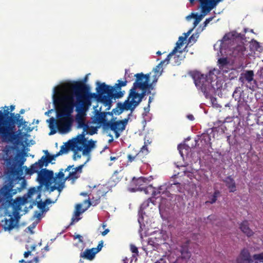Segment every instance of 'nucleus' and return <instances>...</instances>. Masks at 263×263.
Listing matches in <instances>:
<instances>
[{
  "instance_id": "nucleus-1",
  "label": "nucleus",
  "mask_w": 263,
  "mask_h": 263,
  "mask_svg": "<svg viewBox=\"0 0 263 263\" xmlns=\"http://www.w3.org/2000/svg\"><path fill=\"white\" fill-rule=\"evenodd\" d=\"M97 94L90 93L82 86H76L71 88L66 85L57 86L53 89L52 98L57 110V120L53 117L47 120L52 135L58 131L65 134L71 130L73 118L72 114L74 107L77 106L78 112L76 121L80 128L85 127V112L91 105L93 100L102 103L109 109L114 89L104 83L97 82Z\"/></svg>"
},
{
  "instance_id": "nucleus-2",
  "label": "nucleus",
  "mask_w": 263,
  "mask_h": 263,
  "mask_svg": "<svg viewBox=\"0 0 263 263\" xmlns=\"http://www.w3.org/2000/svg\"><path fill=\"white\" fill-rule=\"evenodd\" d=\"M54 159V157L52 156H43L36 162L32 164L30 168L26 166H12L10 167L9 173V176L12 178H18L23 174L24 170L26 174L32 175L35 173H37V181L40 183L38 189L43 187H45L47 190H49V186H51V181L53 179V172L43 167H46L48 164Z\"/></svg>"
},
{
  "instance_id": "nucleus-3",
  "label": "nucleus",
  "mask_w": 263,
  "mask_h": 263,
  "mask_svg": "<svg viewBox=\"0 0 263 263\" xmlns=\"http://www.w3.org/2000/svg\"><path fill=\"white\" fill-rule=\"evenodd\" d=\"M16 123L18 127L22 126L27 132L32 130L27 126L28 122L24 120L20 114L15 115L11 114L10 117L0 118V135L7 136L11 134L15 129Z\"/></svg>"
},
{
  "instance_id": "nucleus-4",
  "label": "nucleus",
  "mask_w": 263,
  "mask_h": 263,
  "mask_svg": "<svg viewBox=\"0 0 263 263\" xmlns=\"http://www.w3.org/2000/svg\"><path fill=\"white\" fill-rule=\"evenodd\" d=\"M34 195H36L37 198L35 201L37 203V207L41 210V211L45 212V207L47 204H49L52 201L49 199L46 200L45 202H42L37 200L40 198V194L38 193L37 190L35 188L30 189L27 194L26 195L24 196L23 197L17 198L13 202V205L15 209V211L17 212L22 210V206L25 205L28 202L33 201L34 202L33 197ZM53 203L54 201H52Z\"/></svg>"
},
{
  "instance_id": "nucleus-5",
  "label": "nucleus",
  "mask_w": 263,
  "mask_h": 263,
  "mask_svg": "<svg viewBox=\"0 0 263 263\" xmlns=\"http://www.w3.org/2000/svg\"><path fill=\"white\" fill-rule=\"evenodd\" d=\"M96 142L87 140L84 137V134L79 135L77 137L68 141L70 147L73 152L82 151L84 155L88 154L95 147Z\"/></svg>"
},
{
  "instance_id": "nucleus-6",
  "label": "nucleus",
  "mask_w": 263,
  "mask_h": 263,
  "mask_svg": "<svg viewBox=\"0 0 263 263\" xmlns=\"http://www.w3.org/2000/svg\"><path fill=\"white\" fill-rule=\"evenodd\" d=\"M145 95L144 92L138 93L137 89L132 87L129 91L127 99L121 105L122 107L114 109L112 112L115 114L120 115L123 110L133 111L141 102Z\"/></svg>"
},
{
  "instance_id": "nucleus-7",
  "label": "nucleus",
  "mask_w": 263,
  "mask_h": 263,
  "mask_svg": "<svg viewBox=\"0 0 263 263\" xmlns=\"http://www.w3.org/2000/svg\"><path fill=\"white\" fill-rule=\"evenodd\" d=\"M218 73L219 71L214 69L210 71L206 77L199 72L196 73L194 76L196 86L199 87L204 93L208 92L210 88L213 87L211 83L213 81L217 79V74Z\"/></svg>"
},
{
  "instance_id": "nucleus-8",
  "label": "nucleus",
  "mask_w": 263,
  "mask_h": 263,
  "mask_svg": "<svg viewBox=\"0 0 263 263\" xmlns=\"http://www.w3.org/2000/svg\"><path fill=\"white\" fill-rule=\"evenodd\" d=\"M16 180L14 179H9L5 182L4 186L0 189V202L10 199L18 192L21 191L20 188H14Z\"/></svg>"
},
{
  "instance_id": "nucleus-9",
  "label": "nucleus",
  "mask_w": 263,
  "mask_h": 263,
  "mask_svg": "<svg viewBox=\"0 0 263 263\" xmlns=\"http://www.w3.org/2000/svg\"><path fill=\"white\" fill-rule=\"evenodd\" d=\"M136 81L133 84V88L140 89L142 92L146 93L147 90L153 89L152 84L150 82V74H144L143 73L135 75Z\"/></svg>"
},
{
  "instance_id": "nucleus-10",
  "label": "nucleus",
  "mask_w": 263,
  "mask_h": 263,
  "mask_svg": "<svg viewBox=\"0 0 263 263\" xmlns=\"http://www.w3.org/2000/svg\"><path fill=\"white\" fill-rule=\"evenodd\" d=\"M67 180L66 177H65L64 170L62 169L58 174H55V176L53 175V179L51 181V186H49L50 192H52L55 190H57L59 191V195H60V193L65 187V182Z\"/></svg>"
},
{
  "instance_id": "nucleus-11",
  "label": "nucleus",
  "mask_w": 263,
  "mask_h": 263,
  "mask_svg": "<svg viewBox=\"0 0 263 263\" xmlns=\"http://www.w3.org/2000/svg\"><path fill=\"white\" fill-rule=\"evenodd\" d=\"M93 108L95 114L92 117L93 122L97 124V127H100L102 125H109V123H107L105 119L106 115L109 114V112H100L101 108L99 110L97 109V107L94 106Z\"/></svg>"
},
{
  "instance_id": "nucleus-12",
  "label": "nucleus",
  "mask_w": 263,
  "mask_h": 263,
  "mask_svg": "<svg viewBox=\"0 0 263 263\" xmlns=\"http://www.w3.org/2000/svg\"><path fill=\"white\" fill-rule=\"evenodd\" d=\"M127 121L128 120L125 119L123 120L111 122L110 123H109L111 130L114 131L115 133L116 138H118L120 136V133L125 129Z\"/></svg>"
},
{
  "instance_id": "nucleus-13",
  "label": "nucleus",
  "mask_w": 263,
  "mask_h": 263,
  "mask_svg": "<svg viewBox=\"0 0 263 263\" xmlns=\"http://www.w3.org/2000/svg\"><path fill=\"white\" fill-rule=\"evenodd\" d=\"M103 241L99 242L97 248H93L90 249H86L83 253L80 254V257L88 260H92L96 254L100 252L103 247Z\"/></svg>"
},
{
  "instance_id": "nucleus-14",
  "label": "nucleus",
  "mask_w": 263,
  "mask_h": 263,
  "mask_svg": "<svg viewBox=\"0 0 263 263\" xmlns=\"http://www.w3.org/2000/svg\"><path fill=\"white\" fill-rule=\"evenodd\" d=\"M84 164L80 165V166L73 167V166H69L64 171V173L68 172V174L66 178L67 179L74 180L78 178L79 175L82 172V169Z\"/></svg>"
},
{
  "instance_id": "nucleus-15",
  "label": "nucleus",
  "mask_w": 263,
  "mask_h": 263,
  "mask_svg": "<svg viewBox=\"0 0 263 263\" xmlns=\"http://www.w3.org/2000/svg\"><path fill=\"white\" fill-rule=\"evenodd\" d=\"M2 226L5 231L9 232L15 228H18V227L17 221L12 217L3 220Z\"/></svg>"
},
{
  "instance_id": "nucleus-16",
  "label": "nucleus",
  "mask_w": 263,
  "mask_h": 263,
  "mask_svg": "<svg viewBox=\"0 0 263 263\" xmlns=\"http://www.w3.org/2000/svg\"><path fill=\"white\" fill-rule=\"evenodd\" d=\"M238 263H252L253 260L250 259L249 253L247 250H243L237 259Z\"/></svg>"
},
{
  "instance_id": "nucleus-17",
  "label": "nucleus",
  "mask_w": 263,
  "mask_h": 263,
  "mask_svg": "<svg viewBox=\"0 0 263 263\" xmlns=\"http://www.w3.org/2000/svg\"><path fill=\"white\" fill-rule=\"evenodd\" d=\"M239 80L244 83L245 81H247L250 83L254 80V72L252 70H247L244 73L241 74L239 78Z\"/></svg>"
},
{
  "instance_id": "nucleus-18",
  "label": "nucleus",
  "mask_w": 263,
  "mask_h": 263,
  "mask_svg": "<svg viewBox=\"0 0 263 263\" xmlns=\"http://www.w3.org/2000/svg\"><path fill=\"white\" fill-rule=\"evenodd\" d=\"M165 189L164 186H161L159 189H156L152 185H149L146 188L144 189V191L146 194H151L153 196H155L158 194H160L163 189Z\"/></svg>"
},
{
  "instance_id": "nucleus-19",
  "label": "nucleus",
  "mask_w": 263,
  "mask_h": 263,
  "mask_svg": "<svg viewBox=\"0 0 263 263\" xmlns=\"http://www.w3.org/2000/svg\"><path fill=\"white\" fill-rule=\"evenodd\" d=\"M218 65L223 72H227L230 66V63L227 58H220L218 60Z\"/></svg>"
},
{
  "instance_id": "nucleus-20",
  "label": "nucleus",
  "mask_w": 263,
  "mask_h": 263,
  "mask_svg": "<svg viewBox=\"0 0 263 263\" xmlns=\"http://www.w3.org/2000/svg\"><path fill=\"white\" fill-rule=\"evenodd\" d=\"M226 186L230 192H234L236 191V185L234 180L231 177H227L224 180Z\"/></svg>"
},
{
  "instance_id": "nucleus-21",
  "label": "nucleus",
  "mask_w": 263,
  "mask_h": 263,
  "mask_svg": "<svg viewBox=\"0 0 263 263\" xmlns=\"http://www.w3.org/2000/svg\"><path fill=\"white\" fill-rule=\"evenodd\" d=\"M156 234L157 237H151L150 240L152 241L153 243H154L156 245L163 243L164 241L166 240L165 235L160 232L157 233Z\"/></svg>"
},
{
  "instance_id": "nucleus-22",
  "label": "nucleus",
  "mask_w": 263,
  "mask_h": 263,
  "mask_svg": "<svg viewBox=\"0 0 263 263\" xmlns=\"http://www.w3.org/2000/svg\"><path fill=\"white\" fill-rule=\"evenodd\" d=\"M179 187L178 186V184H171L170 186H168L167 187V191H166L165 192H163V197H170L171 198H173V196L174 195V194H172V193H171L170 192H172L173 193H175L176 192H175V189H178Z\"/></svg>"
},
{
  "instance_id": "nucleus-23",
  "label": "nucleus",
  "mask_w": 263,
  "mask_h": 263,
  "mask_svg": "<svg viewBox=\"0 0 263 263\" xmlns=\"http://www.w3.org/2000/svg\"><path fill=\"white\" fill-rule=\"evenodd\" d=\"M238 36V33L235 31H232L226 34L223 37L221 41H220L219 46L221 48V46L223 43L227 41L232 40L233 39L237 37Z\"/></svg>"
},
{
  "instance_id": "nucleus-24",
  "label": "nucleus",
  "mask_w": 263,
  "mask_h": 263,
  "mask_svg": "<svg viewBox=\"0 0 263 263\" xmlns=\"http://www.w3.org/2000/svg\"><path fill=\"white\" fill-rule=\"evenodd\" d=\"M240 228L241 230L248 236H251L253 234V231L249 228L248 223L247 221L242 222L240 224Z\"/></svg>"
},
{
  "instance_id": "nucleus-25",
  "label": "nucleus",
  "mask_w": 263,
  "mask_h": 263,
  "mask_svg": "<svg viewBox=\"0 0 263 263\" xmlns=\"http://www.w3.org/2000/svg\"><path fill=\"white\" fill-rule=\"evenodd\" d=\"M250 48L254 52L257 51L260 52L262 50V48L259 43L255 40H252L250 42Z\"/></svg>"
},
{
  "instance_id": "nucleus-26",
  "label": "nucleus",
  "mask_w": 263,
  "mask_h": 263,
  "mask_svg": "<svg viewBox=\"0 0 263 263\" xmlns=\"http://www.w3.org/2000/svg\"><path fill=\"white\" fill-rule=\"evenodd\" d=\"M90 200V199L89 197L87 200H85L84 201V203L85 204H87V206L84 209L82 208V204H78L76 205L74 211H78L77 210H78V212H81V214L82 213H83V212H84L87 209V208L88 207H89L90 205H91Z\"/></svg>"
},
{
  "instance_id": "nucleus-27",
  "label": "nucleus",
  "mask_w": 263,
  "mask_h": 263,
  "mask_svg": "<svg viewBox=\"0 0 263 263\" xmlns=\"http://www.w3.org/2000/svg\"><path fill=\"white\" fill-rule=\"evenodd\" d=\"M170 60H166V58L165 60L162 61L159 63L153 70V73H156L157 74H159V76H161L162 72H163V68H162V64H164L165 63L167 64L168 63Z\"/></svg>"
},
{
  "instance_id": "nucleus-28",
  "label": "nucleus",
  "mask_w": 263,
  "mask_h": 263,
  "mask_svg": "<svg viewBox=\"0 0 263 263\" xmlns=\"http://www.w3.org/2000/svg\"><path fill=\"white\" fill-rule=\"evenodd\" d=\"M71 149L68 141L61 146L60 151L56 154V156L67 154Z\"/></svg>"
},
{
  "instance_id": "nucleus-29",
  "label": "nucleus",
  "mask_w": 263,
  "mask_h": 263,
  "mask_svg": "<svg viewBox=\"0 0 263 263\" xmlns=\"http://www.w3.org/2000/svg\"><path fill=\"white\" fill-rule=\"evenodd\" d=\"M147 179L144 177H139L138 179L133 178V183L137 186H141L147 183Z\"/></svg>"
},
{
  "instance_id": "nucleus-30",
  "label": "nucleus",
  "mask_w": 263,
  "mask_h": 263,
  "mask_svg": "<svg viewBox=\"0 0 263 263\" xmlns=\"http://www.w3.org/2000/svg\"><path fill=\"white\" fill-rule=\"evenodd\" d=\"M181 256L183 258L185 259H189L191 257V253L188 251L187 247H183L180 250Z\"/></svg>"
},
{
  "instance_id": "nucleus-31",
  "label": "nucleus",
  "mask_w": 263,
  "mask_h": 263,
  "mask_svg": "<svg viewBox=\"0 0 263 263\" xmlns=\"http://www.w3.org/2000/svg\"><path fill=\"white\" fill-rule=\"evenodd\" d=\"M81 215V212L77 211H74V213L73 216L71 218V224H73L75 222H78L81 218L79 217Z\"/></svg>"
},
{
  "instance_id": "nucleus-32",
  "label": "nucleus",
  "mask_w": 263,
  "mask_h": 263,
  "mask_svg": "<svg viewBox=\"0 0 263 263\" xmlns=\"http://www.w3.org/2000/svg\"><path fill=\"white\" fill-rule=\"evenodd\" d=\"M150 82L152 81L151 84L152 85L157 82L158 78L160 76L159 74L156 73H151L150 74Z\"/></svg>"
},
{
  "instance_id": "nucleus-33",
  "label": "nucleus",
  "mask_w": 263,
  "mask_h": 263,
  "mask_svg": "<svg viewBox=\"0 0 263 263\" xmlns=\"http://www.w3.org/2000/svg\"><path fill=\"white\" fill-rule=\"evenodd\" d=\"M178 52H176L174 54V55H173L172 57H170V60L171 58H173L174 60V63L176 65H179L180 64V61L182 60V58H180L179 55L177 54Z\"/></svg>"
},
{
  "instance_id": "nucleus-34",
  "label": "nucleus",
  "mask_w": 263,
  "mask_h": 263,
  "mask_svg": "<svg viewBox=\"0 0 263 263\" xmlns=\"http://www.w3.org/2000/svg\"><path fill=\"white\" fill-rule=\"evenodd\" d=\"M253 258L255 260V263H258V262H263V252L254 255Z\"/></svg>"
},
{
  "instance_id": "nucleus-35",
  "label": "nucleus",
  "mask_w": 263,
  "mask_h": 263,
  "mask_svg": "<svg viewBox=\"0 0 263 263\" xmlns=\"http://www.w3.org/2000/svg\"><path fill=\"white\" fill-rule=\"evenodd\" d=\"M178 148L179 151V153L182 157H183V155H184L183 150H185L186 151L187 149L189 148V147L185 145H179L178 147Z\"/></svg>"
},
{
  "instance_id": "nucleus-36",
  "label": "nucleus",
  "mask_w": 263,
  "mask_h": 263,
  "mask_svg": "<svg viewBox=\"0 0 263 263\" xmlns=\"http://www.w3.org/2000/svg\"><path fill=\"white\" fill-rule=\"evenodd\" d=\"M199 37V34L198 33L193 34L190 38H189V42L190 43H195L197 39Z\"/></svg>"
},
{
  "instance_id": "nucleus-37",
  "label": "nucleus",
  "mask_w": 263,
  "mask_h": 263,
  "mask_svg": "<svg viewBox=\"0 0 263 263\" xmlns=\"http://www.w3.org/2000/svg\"><path fill=\"white\" fill-rule=\"evenodd\" d=\"M218 194H219L218 192H215L214 193V195L212 196L211 200L209 201L208 202L211 203H214L217 200V197Z\"/></svg>"
},
{
  "instance_id": "nucleus-38",
  "label": "nucleus",
  "mask_w": 263,
  "mask_h": 263,
  "mask_svg": "<svg viewBox=\"0 0 263 263\" xmlns=\"http://www.w3.org/2000/svg\"><path fill=\"white\" fill-rule=\"evenodd\" d=\"M73 237L74 239H78V241L81 243H83V236L77 234H74L73 235Z\"/></svg>"
},
{
  "instance_id": "nucleus-39",
  "label": "nucleus",
  "mask_w": 263,
  "mask_h": 263,
  "mask_svg": "<svg viewBox=\"0 0 263 263\" xmlns=\"http://www.w3.org/2000/svg\"><path fill=\"white\" fill-rule=\"evenodd\" d=\"M148 149H147L146 142H144V144L141 148L140 152L143 153L144 154H147L148 153Z\"/></svg>"
},
{
  "instance_id": "nucleus-40",
  "label": "nucleus",
  "mask_w": 263,
  "mask_h": 263,
  "mask_svg": "<svg viewBox=\"0 0 263 263\" xmlns=\"http://www.w3.org/2000/svg\"><path fill=\"white\" fill-rule=\"evenodd\" d=\"M35 245H27L26 246V248L27 249V250L31 251V252L34 251L35 250Z\"/></svg>"
},
{
  "instance_id": "nucleus-41",
  "label": "nucleus",
  "mask_w": 263,
  "mask_h": 263,
  "mask_svg": "<svg viewBox=\"0 0 263 263\" xmlns=\"http://www.w3.org/2000/svg\"><path fill=\"white\" fill-rule=\"evenodd\" d=\"M130 251L136 254H138V251L137 248L134 245H130Z\"/></svg>"
},
{
  "instance_id": "nucleus-42",
  "label": "nucleus",
  "mask_w": 263,
  "mask_h": 263,
  "mask_svg": "<svg viewBox=\"0 0 263 263\" xmlns=\"http://www.w3.org/2000/svg\"><path fill=\"white\" fill-rule=\"evenodd\" d=\"M213 18H214V17H209L208 18H206L205 20V21L203 23L204 26H203V29L206 27V26L210 23V22L211 21H212L213 20Z\"/></svg>"
},
{
  "instance_id": "nucleus-43",
  "label": "nucleus",
  "mask_w": 263,
  "mask_h": 263,
  "mask_svg": "<svg viewBox=\"0 0 263 263\" xmlns=\"http://www.w3.org/2000/svg\"><path fill=\"white\" fill-rule=\"evenodd\" d=\"M44 212L42 211H41L40 212H35V213L34 214V217L37 219H40L41 218L42 216L43 215Z\"/></svg>"
},
{
  "instance_id": "nucleus-44",
  "label": "nucleus",
  "mask_w": 263,
  "mask_h": 263,
  "mask_svg": "<svg viewBox=\"0 0 263 263\" xmlns=\"http://www.w3.org/2000/svg\"><path fill=\"white\" fill-rule=\"evenodd\" d=\"M127 82L126 81H122L119 80L118 85L119 87L125 86L126 85Z\"/></svg>"
},
{
  "instance_id": "nucleus-45",
  "label": "nucleus",
  "mask_w": 263,
  "mask_h": 263,
  "mask_svg": "<svg viewBox=\"0 0 263 263\" xmlns=\"http://www.w3.org/2000/svg\"><path fill=\"white\" fill-rule=\"evenodd\" d=\"M78 151H76V152H74V155H73V159L74 160H77L78 159H79L81 158V155H79L78 153Z\"/></svg>"
},
{
  "instance_id": "nucleus-46",
  "label": "nucleus",
  "mask_w": 263,
  "mask_h": 263,
  "mask_svg": "<svg viewBox=\"0 0 263 263\" xmlns=\"http://www.w3.org/2000/svg\"><path fill=\"white\" fill-rule=\"evenodd\" d=\"M137 155H135V156H132V155H130V154L128 155L127 158H128V161H129V162H132V161H133L135 160V158H136V156H137Z\"/></svg>"
},
{
  "instance_id": "nucleus-47",
  "label": "nucleus",
  "mask_w": 263,
  "mask_h": 263,
  "mask_svg": "<svg viewBox=\"0 0 263 263\" xmlns=\"http://www.w3.org/2000/svg\"><path fill=\"white\" fill-rule=\"evenodd\" d=\"M80 195L83 196H89L91 195V193H89V192H85L81 193Z\"/></svg>"
},
{
  "instance_id": "nucleus-48",
  "label": "nucleus",
  "mask_w": 263,
  "mask_h": 263,
  "mask_svg": "<svg viewBox=\"0 0 263 263\" xmlns=\"http://www.w3.org/2000/svg\"><path fill=\"white\" fill-rule=\"evenodd\" d=\"M202 139H204L205 141H210V136L208 134H204L202 135Z\"/></svg>"
},
{
  "instance_id": "nucleus-49",
  "label": "nucleus",
  "mask_w": 263,
  "mask_h": 263,
  "mask_svg": "<svg viewBox=\"0 0 263 263\" xmlns=\"http://www.w3.org/2000/svg\"><path fill=\"white\" fill-rule=\"evenodd\" d=\"M4 112L5 115H8L9 114V106H5L4 107Z\"/></svg>"
},
{
  "instance_id": "nucleus-50",
  "label": "nucleus",
  "mask_w": 263,
  "mask_h": 263,
  "mask_svg": "<svg viewBox=\"0 0 263 263\" xmlns=\"http://www.w3.org/2000/svg\"><path fill=\"white\" fill-rule=\"evenodd\" d=\"M109 232V230L108 229H105L104 231L101 232V234L103 236H105Z\"/></svg>"
},
{
  "instance_id": "nucleus-51",
  "label": "nucleus",
  "mask_w": 263,
  "mask_h": 263,
  "mask_svg": "<svg viewBox=\"0 0 263 263\" xmlns=\"http://www.w3.org/2000/svg\"><path fill=\"white\" fill-rule=\"evenodd\" d=\"M31 254V251L27 250V252H25L24 254V256L25 258H27Z\"/></svg>"
},
{
  "instance_id": "nucleus-52",
  "label": "nucleus",
  "mask_w": 263,
  "mask_h": 263,
  "mask_svg": "<svg viewBox=\"0 0 263 263\" xmlns=\"http://www.w3.org/2000/svg\"><path fill=\"white\" fill-rule=\"evenodd\" d=\"M105 194V193L104 192H101L100 191H98V196L97 197V198H98V199L100 198V197H101V196H103Z\"/></svg>"
},
{
  "instance_id": "nucleus-53",
  "label": "nucleus",
  "mask_w": 263,
  "mask_h": 263,
  "mask_svg": "<svg viewBox=\"0 0 263 263\" xmlns=\"http://www.w3.org/2000/svg\"><path fill=\"white\" fill-rule=\"evenodd\" d=\"M53 109H50V110H49L48 111H46L45 114V115L46 116H49V114H51L52 112H53Z\"/></svg>"
},
{
  "instance_id": "nucleus-54",
  "label": "nucleus",
  "mask_w": 263,
  "mask_h": 263,
  "mask_svg": "<svg viewBox=\"0 0 263 263\" xmlns=\"http://www.w3.org/2000/svg\"><path fill=\"white\" fill-rule=\"evenodd\" d=\"M187 118L190 120H193L194 119V116L192 115H188Z\"/></svg>"
},
{
  "instance_id": "nucleus-55",
  "label": "nucleus",
  "mask_w": 263,
  "mask_h": 263,
  "mask_svg": "<svg viewBox=\"0 0 263 263\" xmlns=\"http://www.w3.org/2000/svg\"><path fill=\"white\" fill-rule=\"evenodd\" d=\"M15 108V106L14 105H11L9 106V109L12 111H13Z\"/></svg>"
},
{
  "instance_id": "nucleus-56",
  "label": "nucleus",
  "mask_w": 263,
  "mask_h": 263,
  "mask_svg": "<svg viewBox=\"0 0 263 263\" xmlns=\"http://www.w3.org/2000/svg\"><path fill=\"white\" fill-rule=\"evenodd\" d=\"M110 159V160H111V161H115V160H117V158L116 157L111 156Z\"/></svg>"
},
{
  "instance_id": "nucleus-57",
  "label": "nucleus",
  "mask_w": 263,
  "mask_h": 263,
  "mask_svg": "<svg viewBox=\"0 0 263 263\" xmlns=\"http://www.w3.org/2000/svg\"><path fill=\"white\" fill-rule=\"evenodd\" d=\"M153 100V98L152 97H149V100H148V104H150L151 102H152Z\"/></svg>"
},
{
  "instance_id": "nucleus-58",
  "label": "nucleus",
  "mask_w": 263,
  "mask_h": 263,
  "mask_svg": "<svg viewBox=\"0 0 263 263\" xmlns=\"http://www.w3.org/2000/svg\"><path fill=\"white\" fill-rule=\"evenodd\" d=\"M28 229L30 231V233H31V234H33V231H32V230H31V228H30V227H29L28 228Z\"/></svg>"
},
{
  "instance_id": "nucleus-59",
  "label": "nucleus",
  "mask_w": 263,
  "mask_h": 263,
  "mask_svg": "<svg viewBox=\"0 0 263 263\" xmlns=\"http://www.w3.org/2000/svg\"><path fill=\"white\" fill-rule=\"evenodd\" d=\"M109 136L111 138L109 140V142H111L113 141V138L111 135H109Z\"/></svg>"
},
{
  "instance_id": "nucleus-60",
  "label": "nucleus",
  "mask_w": 263,
  "mask_h": 263,
  "mask_svg": "<svg viewBox=\"0 0 263 263\" xmlns=\"http://www.w3.org/2000/svg\"><path fill=\"white\" fill-rule=\"evenodd\" d=\"M146 142L147 146L151 143V141H149V140H147V141H145Z\"/></svg>"
},
{
  "instance_id": "nucleus-61",
  "label": "nucleus",
  "mask_w": 263,
  "mask_h": 263,
  "mask_svg": "<svg viewBox=\"0 0 263 263\" xmlns=\"http://www.w3.org/2000/svg\"><path fill=\"white\" fill-rule=\"evenodd\" d=\"M106 227V224L105 223L102 224V227L103 229H105V228Z\"/></svg>"
},
{
  "instance_id": "nucleus-62",
  "label": "nucleus",
  "mask_w": 263,
  "mask_h": 263,
  "mask_svg": "<svg viewBox=\"0 0 263 263\" xmlns=\"http://www.w3.org/2000/svg\"><path fill=\"white\" fill-rule=\"evenodd\" d=\"M24 109H21V111H20V113L21 114H24Z\"/></svg>"
},
{
  "instance_id": "nucleus-63",
  "label": "nucleus",
  "mask_w": 263,
  "mask_h": 263,
  "mask_svg": "<svg viewBox=\"0 0 263 263\" xmlns=\"http://www.w3.org/2000/svg\"><path fill=\"white\" fill-rule=\"evenodd\" d=\"M45 250H46V251H48L49 250L48 247V246L45 247Z\"/></svg>"
},
{
  "instance_id": "nucleus-64",
  "label": "nucleus",
  "mask_w": 263,
  "mask_h": 263,
  "mask_svg": "<svg viewBox=\"0 0 263 263\" xmlns=\"http://www.w3.org/2000/svg\"><path fill=\"white\" fill-rule=\"evenodd\" d=\"M34 260H35V262H36V263L38 262V259H37V258L35 257V258H34Z\"/></svg>"
}]
</instances>
